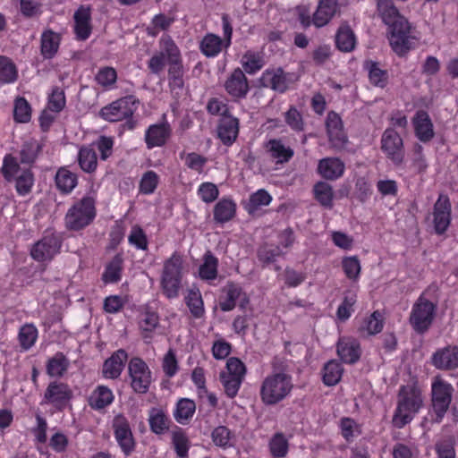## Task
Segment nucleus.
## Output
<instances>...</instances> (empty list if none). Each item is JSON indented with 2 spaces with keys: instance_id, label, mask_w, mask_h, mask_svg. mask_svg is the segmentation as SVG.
Returning <instances> with one entry per match:
<instances>
[{
  "instance_id": "nucleus-1",
  "label": "nucleus",
  "mask_w": 458,
  "mask_h": 458,
  "mask_svg": "<svg viewBox=\"0 0 458 458\" xmlns=\"http://www.w3.org/2000/svg\"><path fill=\"white\" fill-rule=\"evenodd\" d=\"M424 403L421 390L415 386H403L399 389L397 406L392 422L397 428L409 424Z\"/></svg>"
},
{
  "instance_id": "nucleus-2",
  "label": "nucleus",
  "mask_w": 458,
  "mask_h": 458,
  "mask_svg": "<svg viewBox=\"0 0 458 458\" xmlns=\"http://www.w3.org/2000/svg\"><path fill=\"white\" fill-rule=\"evenodd\" d=\"M96 202L97 193L94 191L76 200L65 214V227L71 231H80L89 226L97 216Z\"/></svg>"
},
{
  "instance_id": "nucleus-3",
  "label": "nucleus",
  "mask_w": 458,
  "mask_h": 458,
  "mask_svg": "<svg viewBox=\"0 0 458 458\" xmlns=\"http://www.w3.org/2000/svg\"><path fill=\"white\" fill-rule=\"evenodd\" d=\"M293 389L292 375L284 370H274L262 381L260 398L265 404L274 405L287 398Z\"/></svg>"
},
{
  "instance_id": "nucleus-4",
  "label": "nucleus",
  "mask_w": 458,
  "mask_h": 458,
  "mask_svg": "<svg viewBox=\"0 0 458 458\" xmlns=\"http://www.w3.org/2000/svg\"><path fill=\"white\" fill-rule=\"evenodd\" d=\"M185 267L183 259L178 252H174L165 259L160 276V288L162 293L168 299L179 297L182 288Z\"/></svg>"
},
{
  "instance_id": "nucleus-5",
  "label": "nucleus",
  "mask_w": 458,
  "mask_h": 458,
  "mask_svg": "<svg viewBox=\"0 0 458 458\" xmlns=\"http://www.w3.org/2000/svg\"><path fill=\"white\" fill-rule=\"evenodd\" d=\"M387 38L392 50L399 56L405 55L418 42V38L413 35L411 26L406 18L387 28Z\"/></svg>"
},
{
  "instance_id": "nucleus-6",
  "label": "nucleus",
  "mask_w": 458,
  "mask_h": 458,
  "mask_svg": "<svg viewBox=\"0 0 458 458\" xmlns=\"http://www.w3.org/2000/svg\"><path fill=\"white\" fill-rule=\"evenodd\" d=\"M2 173L7 181H15V189L19 195L29 194L34 184L33 174L29 168H22L15 157L5 156L2 167Z\"/></svg>"
},
{
  "instance_id": "nucleus-7",
  "label": "nucleus",
  "mask_w": 458,
  "mask_h": 458,
  "mask_svg": "<svg viewBox=\"0 0 458 458\" xmlns=\"http://www.w3.org/2000/svg\"><path fill=\"white\" fill-rule=\"evenodd\" d=\"M454 387L441 377H435L431 383V405L436 414V421H442L450 407Z\"/></svg>"
},
{
  "instance_id": "nucleus-8",
  "label": "nucleus",
  "mask_w": 458,
  "mask_h": 458,
  "mask_svg": "<svg viewBox=\"0 0 458 458\" xmlns=\"http://www.w3.org/2000/svg\"><path fill=\"white\" fill-rule=\"evenodd\" d=\"M245 373L246 368L241 360L234 357L228 359L226 366L221 371L219 377L225 393L229 398H233L237 395Z\"/></svg>"
},
{
  "instance_id": "nucleus-9",
  "label": "nucleus",
  "mask_w": 458,
  "mask_h": 458,
  "mask_svg": "<svg viewBox=\"0 0 458 458\" xmlns=\"http://www.w3.org/2000/svg\"><path fill=\"white\" fill-rule=\"evenodd\" d=\"M436 305L420 295L413 304L410 315V323L418 333H424L433 322Z\"/></svg>"
},
{
  "instance_id": "nucleus-10",
  "label": "nucleus",
  "mask_w": 458,
  "mask_h": 458,
  "mask_svg": "<svg viewBox=\"0 0 458 458\" xmlns=\"http://www.w3.org/2000/svg\"><path fill=\"white\" fill-rule=\"evenodd\" d=\"M131 386L139 394L148 392L151 384V371L147 363L140 358H132L128 365Z\"/></svg>"
},
{
  "instance_id": "nucleus-11",
  "label": "nucleus",
  "mask_w": 458,
  "mask_h": 458,
  "mask_svg": "<svg viewBox=\"0 0 458 458\" xmlns=\"http://www.w3.org/2000/svg\"><path fill=\"white\" fill-rule=\"evenodd\" d=\"M381 150L394 165H401L404 161L403 140L393 128H387L381 137Z\"/></svg>"
},
{
  "instance_id": "nucleus-12",
  "label": "nucleus",
  "mask_w": 458,
  "mask_h": 458,
  "mask_svg": "<svg viewBox=\"0 0 458 458\" xmlns=\"http://www.w3.org/2000/svg\"><path fill=\"white\" fill-rule=\"evenodd\" d=\"M137 100L133 96L122 98L103 107L100 115L106 121L118 122L131 117L137 109Z\"/></svg>"
},
{
  "instance_id": "nucleus-13",
  "label": "nucleus",
  "mask_w": 458,
  "mask_h": 458,
  "mask_svg": "<svg viewBox=\"0 0 458 458\" xmlns=\"http://www.w3.org/2000/svg\"><path fill=\"white\" fill-rule=\"evenodd\" d=\"M61 246L60 237L55 233L48 232L33 245L30 255L37 261H49L59 253Z\"/></svg>"
},
{
  "instance_id": "nucleus-14",
  "label": "nucleus",
  "mask_w": 458,
  "mask_h": 458,
  "mask_svg": "<svg viewBox=\"0 0 458 458\" xmlns=\"http://www.w3.org/2000/svg\"><path fill=\"white\" fill-rule=\"evenodd\" d=\"M72 397L71 387L63 382L54 381L49 383L45 390L42 404H50L61 411Z\"/></svg>"
},
{
  "instance_id": "nucleus-15",
  "label": "nucleus",
  "mask_w": 458,
  "mask_h": 458,
  "mask_svg": "<svg viewBox=\"0 0 458 458\" xmlns=\"http://www.w3.org/2000/svg\"><path fill=\"white\" fill-rule=\"evenodd\" d=\"M114 438L122 452L130 455L135 449V440L127 419L123 415H117L113 421Z\"/></svg>"
},
{
  "instance_id": "nucleus-16",
  "label": "nucleus",
  "mask_w": 458,
  "mask_h": 458,
  "mask_svg": "<svg viewBox=\"0 0 458 458\" xmlns=\"http://www.w3.org/2000/svg\"><path fill=\"white\" fill-rule=\"evenodd\" d=\"M452 205L449 198L440 194L433 207V225L437 234H443L451 223Z\"/></svg>"
},
{
  "instance_id": "nucleus-17",
  "label": "nucleus",
  "mask_w": 458,
  "mask_h": 458,
  "mask_svg": "<svg viewBox=\"0 0 458 458\" xmlns=\"http://www.w3.org/2000/svg\"><path fill=\"white\" fill-rule=\"evenodd\" d=\"M340 12V6L336 0H320L312 16L313 25L322 28Z\"/></svg>"
},
{
  "instance_id": "nucleus-18",
  "label": "nucleus",
  "mask_w": 458,
  "mask_h": 458,
  "mask_svg": "<svg viewBox=\"0 0 458 458\" xmlns=\"http://www.w3.org/2000/svg\"><path fill=\"white\" fill-rule=\"evenodd\" d=\"M266 152L276 165L288 163L294 155L293 149L280 139L269 140L265 144Z\"/></svg>"
},
{
  "instance_id": "nucleus-19",
  "label": "nucleus",
  "mask_w": 458,
  "mask_h": 458,
  "mask_svg": "<svg viewBox=\"0 0 458 458\" xmlns=\"http://www.w3.org/2000/svg\"><path fill=\"white\" fill-rule=\"evenodd\" d=\"M431 363L438 369H454L458 368V347L446 346L438 349L432 355Z\"/></svg>"
},
{
  "instance_id": "nucleus-20",
  "label": "nucleus",
  "mask_w": 458,
  "mask_h": 458,
  "mask_svg": "<svg viewBox=\"0 0 458 458\" xmlns=\"http://www.w3.org/2000/svg\"><path fill=\"white\" fill-rule=\"evenodd\" d=\"M172 133L168 123H161L150 125L145 133V141L148 148L164 146Z\"/></svg>"
},
{
  "instance_id": "nucleus-21",
  "label": "nucleus",
  "mask_w": 458,
  "mask_h": 458,
  "mask_svg": "<svg viewBox=\"0 0 458 458\" xmlns=\"http://www.w3.org/2000/svg\"><path fill=\"white\" fill-rule=\"evenodd\" d=\"M225 88L226 92L234 98H245L249 91L248 80L244 72L236 68L227 78Z\"/></svg>"
},
{
  "instance_id": "nucleus-22",
  "label": "nucleus",
  "mask_w": 458,
  "mask_h": 458,
  "mask_svg": "<svg viewBox=\"0 0 458 458\" xmlns=\"http://www.w3.org/2000/svg\"><path fill=\"white\" fill-rule=\"evenodd\" d=\"M337 353L345 363H355L360 357V343L352 337H342L337 343Z\"/></svg>"
},
{
  "instance_id": "nucleus-23",
  "label": "nucleus",
  "mask_w": 458,
  "mask_h": 458,
  "mask_svg": "<svg viewBox=\"0 0 458 458\" xmlns=\"http://www.w3.org/2000/svg\"><path fill=\"white\" fill-rule=\"evenodd\" d=\"M74 30L77 38L86 40L91 34L90 8L81 5L74 13Z\"/></svg>"
},
{
  "instance_id": "nucleus-24",
  "label": "nucleus",
  "mask_w": 458,
  "mask_h": 458,
  "mask_svg": "<svg viewBox=\"0 0 458 458\" xmlns=\"http://www.w3.org/2000/svg\"><path fill=\"white\" fill-rule=\"evenodd\" d=\"M128 359L127 352L119 349L107 359L103 365V375L106 378L114 379L120 377L124 363Z\"/></svg>"
},
{
  "instance_id": "nucleus-25",
  "label": "nucleus",
  "mask_w": 458,
  "mask_h": 458,
  "mask_svg": "<svg viewBox=\"0 0 458 458\" xmlns=\"http://www.w3.org/2000/svg\"><path fill=\"white\" fill-rule=\"evenodd\" d=\"M344 162L337 157H326L318 162V172L327 180H336L344 172Z\"/></svg>"
},
{
  "instance_id": "nucleus-26",
  "label": "nucleus",
  "mask_w": 458,
  "mask_h": 458,
  "mask_svg": "<svg viewBox=\"0 0 458 458\" xmlns=\"http://www.w3.org/2000/svg\"><path fill=\"white\" fill-rule=\"evenodd\" d=\"M261 83L266 88L284 92L287 89L289 81L281 68L267 70L261 76Z\"/></svg>"
},
{
  "instance_id": "nucleus-27",
  "label": "nucleus",
  "mask_w": 458,
  "mask_h": 458,
  "mask_svg": "<svg viewBox=\"0 0 458 458\" xmlns=\"http://www.w3.org/2000/svg\"><path fill=\"white\" fill-rule=\"evenodd\" d=\"M239 132V121L232 115H225L220 120L217 133L219 139L225 145H232Z\"/></svg>"
},
{
  "instance_id": "nucleus-28",
  "label": "nucleus",
  "mask_w": 458,
  "mask_h": 458,
  "mask_svg": "<svg viewBox=\"0 0 458 458\" xmlns=\"http://www.w3.org/2000/svg\"><path fill=\"white\" fill-rule=\"evenodd\" d=\"M414 131L417 138L422 142H428L434 137L433 123L425 111H418L413 118Z\"/></svg>"
},
{
  "instance_id": "nucleus-29",
  "label": "nucleus",
  "mask_w": 458,
  "mask_h": 458,
  "mask_svg": "<svg viewBox=\"0 0 458 458\" xmlns=\"http://www.w3.org/2000/svg\"><path fill=\"white\" fill-rule=\"evenodd\" d=\"M327 130L330 142L335 147H341L346 141V135L343 130L340 116L334 112L327 114Z\"/></svg>"
},
{
  "instance_id": "nucleus-30",
  "label": "nucleus",
  "mask_w": 458,
  "mask_h": 458,
  "mask_svg": "<svg viewBox=\"0 0 458 458\" xmlns=\"http://www.w3.org/2000/svg\"><path fill=\"white\" fill-rule=\"evenodd\" d=\"M225 297L220 301V309L223 311H230L236 306V301L241 300L240 306L244 307L248 303V298L242 293V288L233 283L228 284L225 288Z\"/></svg>"
},
{
  "instance_id": "nucleus-31",
  "label": "nucleus",
  "mask_w": 458,
  "mask_h": 458,
  "mask_svg": "<svg viewBox=\"0 0 458 458\" xmlns=\"http://www.w3.org/2000/svg\"><path fill=\"white\" fill-rule=\"evenodd\" d=\"M377 5V12L382 21L388 27L394 24L401 19H405L403 16L393 0H375Z\"/></svg>"
},
{
  "instance_id": "nucleus-32",
  "label": "nucleus",
  "mask_w": 458,
  "mask_h": 458,
  "mask_svg": "<svg viewBox=\"0 0 458 458\" xmlns=\"http://www.w3.org/2000/svg\"><path fill=\"white\" fill-rule=\"evenodd\" d=\"M77 161L80 168L87 173L92 174L98 167V157L91 146H82L80 148L77 155Z\"/></svg>"
},
{
  "instance_id": "nucleus-33",
  "label": "nucleus",
  "mask_w": 458,
  "mask_h": 458,
  "mask_svg": "<svg viewBox=\"0 0 458 458\" xmlns=\"http://www.w3.org/2000/svg\"><path fill=\"white\" fill-rule=\"evenodd\" d=\"M123 259L122 255H115L106 266L102 274L103 282L107 284L118 283L122 278L123 269Z\"/></svg>"
},
{
  "instance_id": "nucleus-34",
  "label": "nucleus",
  "mask_w": 458,
  "mask_h": 458,
  "mask_svg": "<svg viewBox=\"0 0 458 458\" xmlns=\"http://www.w3.org/2000/svg\"><path fill=\"white\" fill-rule=\"evenodd\" d=\"M335 44L342 52H351L356 45V37L347 23H343L339 27L335 35Z\"/></svg>"
},
{
  "instance_id": "nucleus-35",
  "label": "nucleus",
  "mask_w": 458,
  "mask_h": 458,
  "mask_svg": "<svg viewBox=\"0 0 458 458\" xmlns=\"http://www.w3.org/2000/svg\"><path fill=\"white\" fill-rule=\"evenodd\" d=\"M60 35L51 30H46L41 34V55L47 59L55 56L60 45Z\"/></svg>"
},
{
  "instance_id": "nucleus-36",
  "label": "nucleus",
  "mask_w": 458,
  "mask_h": 458,
  "mask_svg": "<svg viewBox=\"0 0 458 458\" xmlns=\"http://www.w3.org/2000/svg\"><path fill=\"white\" fill-rule=\"evenodd\" d=\"M160 51L164 52L169 66L182 64L181 53L174 41L168 35H163L159 41Z\"/></svg>"
},
{
  "instance_id": "nucleus-37",
  "label": "nucleus",
  "mask_w": 458,
  "mask_h": 458,
  "mask_svg": "<svg viewBox=\"0 0 458 458\" xmlns=\"http://www.w3.org/2000/svg\"><path fill=\"white\" fill-rule=\"evenodd\" d=\"M236 213V204L231 199H221L214 208V220L224 224L231 220Z\"/></svg>"
},
{
  "instance_id": "nucleus-38",
  "label": "nucleus",
  "mask_w": 458,
  "mask_h": 458,
  "mask_svg": "<svg viewBox=\"0 0 458 458\" xmlns=\"http://www.w3.org/2000/svg\"><path fill=\"white\" fill-rule=\"evenodd\" d=\"M223 47H225L223 39L213 33H208L204 36L199 45L201 53L207 57L217 56L221 53Z\"/></svg>"
},
{
  "instance_id": "nucleus-39",
  "label": "nucleus",
  "mask_w": 458,
  "mask_h": 458,
  "mask_svg": "<svg viewBox=\"0 0 458 458\" xmlns=\"http://www.w3.org/2000/svg\"><path fill=\"white\" fill-rule=\"evenodd\" d=\"M113 401L114 394L111 389L99 386L90 394L89 403L91 408L100 410L110 405Z\"/></svg>"
},
{
  "instance_id": "nucleus-40",
  "label": "nucleus",
  "mask_w": 458,
  "mask_h": 458,
  "mask_svg": "<svg viewBox=\"0 0 458 458\" xmlns=\"http://www.w3.org/2000/svg\"><path fill=\"white\" fill-rule=\"evenodd\" d=\"M241 64L249 74H254L264 66L263 55L260 52L248 50L241 58Z\"/></svg>"
},
{
  "instance_id": "nucleus-41",
  "label": "nucleus",
  "mask_w": 458,
  "mask_h": 458,
  "mask_svg": "<svg viewBox=\"0 0 458 458\" xmlns=\"http://www.w3.org/2000/svg\"><path fill=\"white\" fill-rule=\"evenodd\" d=\"M55 183L62 192L70 193L78 183L77 174L65 167H62L55 174Z\"/></svg>"
},
{
  "instance_id": "nucleus-42",
  "label": "nucleus",
  "mask_w": 458,
  "mask_h": 458,
  "mask_svg": "<svg viewBox=\"0 0 458 458\" xmlns=\"http://www.w3.org/2000/svg\"><path fill=\"white\" fill-rule=\"evenodd\" d=\"M268 448L274 458H284L289 451V440L284 434L277 432L269 439Z\"/></svg>"
},
{
  "instance_id": "nucleus-43",
  "label": "nucleus",
  "mask_w": 458,
  "mask_h": 458,
  "mask_svg": "<svg viewBox=\"0 0 458 458\" xmlns=\"http://www.w3.org/2000/svg\"><path fill=\"white\" fill-rule=\"evenodd\" d=\"M148 423L152 432L157 435L165 433L169 428L168 417L158 408H152L149 411Z\"/></svg>"
},
{
  "instance_id": "nucleus-44",
  "label": "nucleus",
  "mask_w": 458,
  "mask_h": 458,
  "mask_svg": "<svg viewBox=\"0 0 458 458\" xmlns=\"http://www.w3.org/2000/svg\"><path fill=\"white\" fill-rule=\"evenodd\" d=\"M272 200L271 195L265 190H258L252 193L245 204V209L249 214H255L262 207L268 206Z\"/></svg>"
},
{
  "instance_id": "nucleus-45",
  "label": "nucleus",
  "mask_w": 458,
  "mask_h": 458,
  "mask_svg": "<svg viewBox=\"0 0 458 458\" xmlns=\"http://www.w3.org/2000/svg\"><path fill=\"white\" fill-rule=\"evenodd\" d=\"M195 411V403L191 399L183 398L177 403L174 416L180 424H186L192 418Z\"/></svg>"
},
{
  "instance_id": "nucleus-46",
  "label": "nucleus",
  "mask_w": 458,
  "mask_h": 458,
  "mask_svg": "<svg viewBox=\"0 0 458 458\" xmlns=\"http://www.w3.org/2000/svg\"><path fill=\"white\" fill-rule=\"evenodd\" d=\"M383 327V318L380 312L377 310L363 320L359 331L361 335H372L381 332Z\"/></svg>"
},
{
  "instance_id": "nucleus-47",
  "label": "nucleus",
  "mask_w": 458,
  "mask_h": 458,
  "mask_svg": "<svg viewBox=\"0 0 458 458\" xmlns=\"http://www.w3.org/2000/svg\"><path fill=\"white\" fill-rule=\"evenodd\" d=\"M18 78V70L13 62L4 55H0V82L4 84L13 83Z\"/></svg>"
},
{
  "instance_id": "nucleus-48",
  "label": "nucleus",
  "mask_w": 458,
  "mask_h": 458,
  "mask_svg": "<svg viewBox=\"0 0 458 458\" xmlns=\"http://www.w3.org/2000/svg\"><path fill=\"white\" fill-rule=\"evenodd\" d=\"M357 301V293L356 291L350 290L347 291L344 294V300L342 303L339 305L337 309V318L342 320H347L352 312L354 311L353 306Z\"/></svg>"
},
{
  "instance_id": "nucleus-49",
  "label": "nucleus",
  "mask_w": 458,
  "mask_h": 458,
  "mask_svg": "<svg viewBox=\"0 0 458 458\" xmlns=\"http://www.w3.org/2000/svg\"><path fill=\"white\" fill-rule=\"evenodd\" d=\"M343 374L341 364L335 360L328 361L323 369V381L327 386L336 385Z\"/></svg>"
},
{
  "instance_id": "nucleus-50",
  "label": "nucleus",
  "mask_w": 458,
  "mask_h": 458,
  "mask_svg": "<svg viewBox=\"0 0 458 458\" xmlns=\"http://www.w3.org/2000/svg\"><path fill=\"white\" fill-rule=\"evenodd\" d=\"M218 260L210 252L204 256V262L199 269V276L204 280H213L217 276Z\"/></svg>"
},
{
  "instance_id": "nucleus-51",
  "label": "nucleus",
  "mask_w": 458,
  "mask_h": 458,
  "mask_svg": "<svg viewBox=\"0 0 458 458\" xmlns=\"http://www.w3.org/2000/svg\"><path fill=\"white\" fill-rule=\"evenodd\" d=\"M68 366L69 360L63 353L58 352L48 360L47 372L51 377H61L67 370Z\"/></svg>"
},
{
  "instance_id": "nucleus-52",
  "label": "nucleus",
  "mask_w": 458,
  "mask_h": 458,
  "mask_svg": "<svg viewBox=\"0 0 458 458\" xmlns=\"http://www.w3.org/2000/svg\"><path fill=\"white\" fill-rule=\"evenodd\" d=\"M41 150V146L38 141L35 139H30L26 140L21 149V160L22 164H31L33 163L39 151Z\"/></svg>"
},
{
  "instance_id": "nucleus-53",
  "label": "nucleus",
  "mask_w": 458,
  "mask_h": 458,
  "mask_svg": "<svg viewBox=\"0 0 458 458\" xmlns=\"http://www.w3.org/2000/svg\"><path fill=\"white\" fill-rule=\"evenodd\" d=\"M342 267L346 277L352 281H358L361 266L357 256L344 257L342 259Z\"/></svg>"
},
{
  "instance_id": "nucleus-54",
  "label": "nucleus",
  "mask_w": 458,
  "mask_h": 458,
  "mask_svg": "<svg viewBox=\"0 0 458 458\" xmlns=\"http://www.w3.org/2000/svg\"><path fill=\"white\" fill-rule=\"evenodd\" d=\"M38 338V329L32 324L22 326L19 332V341L24 350L31 348Z\"/></svg>"
},
{
  "instance_id": "nucleus-55",
  "label": "nucleus",
  "mask_w": 458,
  "mask_h": 458,
  "mask_svg": "<svg viewBox=\"0 0 458 458\" xmlns=\"http://www.w3.org/2000/svg\"><path fill=\"white\" fill-rule=\"evenodd\" d=\"M185 300L193 317L201 318L204 314V306L200 293L198 290H190Z\"/></svg>"
},
{
  "instance_id": "nucleus-56",
  "label": "nucleus",
  "mask_w": 458,
  "mask_h": 458,
  "mask_svg": "<svg viewBox=\"0 0 458 458\" xmlns=\"http://www.w3.org/2000/svg\"><path fill=\"white\" fill-rule=\"evenodd\" d=\"M183 68L182 64L169 66L168 69V81L169 87L173 92L179 94V91L182 90L184 86L183 81Z\"/></svg>"
},
{
  "instance_id": "nucleus-57",
  "label": "nucleus",
  "mask_w": 458,
  "mask_h": 458,
  "mask_svg": "<svg viewBox=\"0 0 458 458\" xmlns=\"http://www.w3.org/2000/svg\"><path fill=\"white\" fill-rule=\"evenodd\" d=\"M95 79L98 85L110 89L116 82L117 73L113 67L106 66L98 70Z\"/></svg>"
},
{
  "instance_id": "nucleus-58",
  "label": "nucleus",
  "mask_w": 458,
  "mask_h": 458,
  "mask_svg": "<svg viewBox=\"0 0 458 458\" xmlns=\"http://www.w3.org/2000/svg\"><path fill=\"white\" fill-rule=\"evenodd\" d=\"M20 12L26 18H38L43 13L40 0H20Z\"/></svg>"
},
{
  "instance_id": "nucleus-59",
  "label": "nucleus",
  "mask_w": 458,
  "mask_h": 458,
  "mask_svg": "<svg viewBox=\"0 0 458 458\" xmlns=\"http://www.w3.org/2000/svg\"><path fill=\"white\" fill-rule=\"evenodd\" d=\"M172 441L177 455L184 458L188 455L190 447L189 439L182 429H177L172 433Z\"/></svg>"
},
{
  "instance_id": "nucleus-60",
  "label": "nucleus",
  "mask_w": 458,
  "mask_h": 458,
  "mask_svg": "<svg viewBox=\"0 0 458 458\" xmlns=\"http://www.w3.org/2000/svg\"><path fill=\"white\" fill-rule=\"evenodd\" d=\"M13 116L18 123H28L30 120V106L24 98H19L15 100Z\"/></svg>"
},
{
  "instance_id": "nucleus-61",
  "label": "nucleus",
  "mask_w": 458,
  "mask_h": 458,
  "mask_svg": "<svg viewBox=\"0 0 458 458\" xmlns=\"http://www.w3.org/2000/svg\"><path fill=\"white\" fill-rule=\"evenodd\" d=\"M314 192L318 201L327 208H331L333 201L332 187L327 182H318L314 188Z\"/></svg>"
},
{
  "instance_id": "nucleus-62",
  "label": "nucleus",
  "mask_w": 458,
  "mask_h": 458,
  "mask_svg": "<svg viewBox=\"0 0 458 458\" xmlns=\"http://www.w3.org/2000/svg\"><path fill=\"white\" fill-rule=\"evenodd\" d=\"M369 81L377 87L384 88L387 82V72L378 67L377 64L370 62L367 64Z\"/></svg>"
},
{
  "instance_id": "nucleus-63",
  "label": "nucleus",
  "mask_w": 458,
  "mask_h": 458,
  "mask_svg": "<svg viewBox=\"0 0 458 458\" xmlns=\"http://www.w3.org/2000/svg\"><path fill=\"white\" fill-rule=\"evenodd\" d=\"M159 182V177L154 171L146 172L140 182V191L143 194H151L155 191Z\"/></svg>"
},
{
  "instance_id": "nucleus-64",
  "label": "nucleus",
  "mask_w": 458,
  "mask_h": 458,
  "mask_svg": "<svg viewBox=\"0 0 458 458\" xmlns=\"http://www.w3.org/2000/svg\"><path fill=\"white\" fill-rule=\"evenodd\" d=\"M174 22V19L164 14H157L152 19L151 26L148 28V33L153 37L161 30H167Z\"/></svg>"
}]
</instances>
